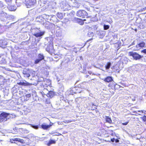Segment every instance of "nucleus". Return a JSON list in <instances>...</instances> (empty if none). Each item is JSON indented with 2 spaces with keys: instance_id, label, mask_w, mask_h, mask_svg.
<instances>
[{
  "instance_id": "f257e3e1",
  "label": "nucleus",
  "mask_w": 146,
  "mask_h": 146,
  "mask_svg": "<svg viewBox=\"0 0 146 146\" xmlns=\"http://www.w3.org/2000/svg\"><path fill=\"white\" fill-rule=\"evenodd\" d=\"M41 78L44 80L43 81H40L38 78L37 81V84L39 86L38 89L47 91L48 90L46 88L48 86H51V80L49 79H45L44 80L42 77Z\"/></svg>"
},
{
  "instance_id": "f03ea898",
  "label": "nucleus",
  "mask_w": 146,
  "mask_h": 146,
  "mask_svg": "<svg viewBox=\"0 0 146 146\" xmlns=\"http://www.w3.org/2000/svg\"><path fill=\"white\" fill-rule=\"evenodd\" d=\"M46 93L43 90L39 92L38 95L37 96L38 100L44 101L45 97L46 96L50 98H52L55 95V92L52 91H49L47 94H46Z\"/></svg>"
},
{
  "instance_id": "7ed1b4c3",
  "label": "nucleus",
  "mask_w": 146,
  "mask_h": 146,
  "mask_svg": "<svg viewBox=\"0 0 146 146\" xmlns=\"http://www.w3.org/2000/svg\"><path fill=\"white\" fill-rule=\"evenodd\" d=\"M128 55L129 56L132 57L133 59L135 60H139L142 58V56L141 55L139 54L137 52L133 51L129 52H128Z\"/></svg>"
},
{
  "instance_id": "20e7f679",
  "label": "nucleus",
  "mask_w": 146,
  "mask_h": 146,
  "mask_svg": "<svg viewBox=\"0 0 146 146\" xmlns=\"http://www.w3.org/2000/svg\"><path fill=\"white\" fill-rule=\"evenodd\" d=\"M76 14L78 16L82 18H84L86 17L87 18L90 17L88 16L87 13L85 11L83 10H79L77 11Z\"/></svg>"
},
{
  "instance_id": "39448f33",
  "label": "nucleus",
  "mask_w": 146,
  "mask_h": 146,
  "mask_svg": "<svg viewBox=\"0 0 146 146\" xmlns=\"http://www.w3.org/2000/svg\"><path fill=\"white\" fill-rule=\"evenodd\" d=\"M25 4L27 7L29 8L36 3V0H25Z\"/></svg>"
},
{
  "instance_id": "423d86ee",
  "label": "nucleus",
  "mask_w": 146,
  "mask_h": 146,
  "mask_svg": "<svg viewBox=\"0 0 146 146\" xmlns=\"http://www.w3.org/2000/svg\"><path fill=\"white\" fill-rule=\"evenodd\" d=\"M9 114L5 113L2 112L0 114V121H1L5 122L7 120V117Z\"/></svg>"
},
{
  "instance_id": "0eeeda50",
  "label": "nucleus",
  "mask_w": 146,
  "mask_h": 146,
  "mask_svg": "<svg viewBox=\"0 0 146 146\" xmlns=\"http://www.w3.org/2000/svg\"><path fill=\"white\" fill-rule=\"evenodd\" d=\"M53 125V123H51L48 125H46L44 123L41 125V127L42 129L45 130L50 128Z\"/></svg>"
},
{
  "instance_id": "6e6552de",
  "label": "nucleus",
  "mask_w": 146,
  "mask_h": 146,
  "mask_svg": "<svg viewBox=\"0 0 146 146\" xmlns=\"http://www.w3.org/2000/svg\"><path fill=\"white\" fill-rule=\"evenodd\" d=\"M136 46L137 48L138 47L140 48H142L146 47V44L144 42H141L137 44Z\"/></svg>"
},
{
  "instance_id": "1a4fd4ad",
  "label": "nucleus",
  "mask_w": 146,
  "mask_h": 146,
  "mask_svg": "<svg viewBox=\"0 0 146 146\" xmlns=\"http://www.w3.org/2000/svg\"><path fill=\"white\" fill-rule=\"evenodd\" d=\"M103 80L105 82L109 83L111 82L113 80L112 77L108 76L106 77Z\"/></svg>"
},
{
  "instance_id": "9d476101",
  "label": "nucleus",
  "mask_w": 146,
  "mask_h": 146,
  "mask_svg": "<svg viewBox=\"0 0 146 146\" xmlns=\"http://www.w3.org/2000/svg\"><path fill=\"white\" fill-rule=\"evenodd\" d=\"M86 19L82 20L78 18H76L75 19V21H76V22L81 25H83L84 24V21H86Z\"/></svg>"
},
{
  "instance_id": "9b49d317",
  "label": "nucleus",
  "mask_w": 146,
  "mask_h": 146,
  "mask_svg": "<svg viewBox=\"0 0 146 146\" xmlns=\"http://www.w3.org/2000/svg\"><path fill=\"white\" fill-rule=\"evenodd\" d=\"M44 58V55L42 54H40L38 55L37 58V63H38L40 61L43 60Z\"/></svg>"
},
{
  "instance_id": "f8f14e48",
  "label": "nucleus",
  "mask_w": 146,
  "mask_h": 146,
  "mask_svg": "<svg viewBox=\"0 0 146 146\" xmlns=\"http://www.w3.org/2000/svg\"><path fill=\"white\" fill-rule=\"evenodd\" d=\"M116 85V84L115 82H113L110 83L108 85V86L111 89L115 90L116 88L115 86Z\"/></svg>"
},
{
  "instance_id": "ddd939ff",
  "label": "nucleus",
  "mask_w": 146,
  "mask_h": 146,
  "mask_svg": "<svg viewBox=\"0 0 146 146\" xmlns=\"http://www.w3.org/2000/svg\"><path fill=\"white\" fill-rule=\"evenodd\" d=\"M72 91L75 94L80 93L81 92L80 88L78 87H75L73 88Z\"/></svg>"
},
{
  "instance_id": "4468645a",
  "label": "nucleus",
  "mask_w": 146,
  "mask_h": 146,
  "mask_svg": "<svg viewBox=\"0 0 146 146\" xmlns=\"http://www.w3.org/2000/svg\"><path fill=\"white\" fill-rule=\"evenodd\" d=\"M106 122L110 124H111L112 123V120L110 117L108 116H105Z\"/></svg>"
},
{
  "instance_id": "2eb2a0df",
  "label": "nucleus",
  "mask_w": 146,
  "mask_h": 146,
  "mask_svg": "<svg viewBox=\"0 0 146 146\" xmlns=\"http://www.w3.org/2000/svg\"><path fill=\"white\" fill-rule=\"evenodd\" d=\"M17 84L19 85L24 86H27L30 85V84L29 83L26 82H20L17 83Z\"/></svg>"
},
{
  "instance_id": "dca6fc26",
  "label": "nucleus",
  "mask_w": 146,
  "mask_h": 146,
  "mask_svg": "<svg viewBox=\"0 0 146 146\" xmlns=\"http://www.w3.org/2000/svg\"><path fill=\"white\" fill-rule=\"evenodd\" d=\"M56 143V141L50 139L49 141L47 143V145L48 146H50L52 144H54Z\"/></svg>"
},
{
  "instance_id": "f3484780",
  "label": "nucleus",
  "mask_w": 146,
  "mask_h": 146,
  "mask_svg": "<svg viewBox=\"0 0 146 146\" xmlns=\"http://www.w3.org/2000/svg\"><path fill=\"white\" fill-rule=\"evenodd\" d=\"M42 74L43 75L46 77L48 75V72L47 70L46 69H44L42 71Z\"/></svg>"
},
{
  "instance_id": "a211bd4d",
  "label": "nucleus",
  "mask_w": 146,
  "mask_h": 146,
  "mask_svg": "<svg viewBox=\"0 0 146 146\" xmlns=\"http://www.w3.org/2000/svg\"><path fill=\"white\" fill-rule=\"evenodd\" d=\"M111 63L110 62H108L105 66V68L106 69H109L111 66Z\"/></svg>"
},
{
  "instance_id": "6ab92c4d",
  "label": "nucleus",
  "mask_w": 146,
  "mask_h": 146,
  "mask_svg": "<svg viewBox=\"0 0 146 146\" xmlns=\"http://www.w3.org/2000/svg\"><path fill=\"white\" fill-rule=\"evenodd\" d=\"M57 15L58 17L60 19H62L63 18V15L61 13H58Z\"/></svg>"
},
{
  "instance_id": "aec40b11",
  "label": "nucleus",
  "mask_w": 146,
  "mask_h": 146,
  "mask_svg": "<svg viewBox=\"0 0 146 146\" xmlns=\"http://www.w3.org/2000/svg\"><path fill=\"white\" fill-rule=\"evenodd\" d=\"M8 9L11 11H14L15 10V6L11 5L8 7Z\"/></svg>"
},
{
  "instance_id": "412c9836",
  "label": "nucleus",
  "mask_w": 146,
  "mask_h": 146,
  "mask_svg": "<svg viewBox=\"0 0 146 146\" xmlns=\"http://www.w3.org/2000/svg\"><path fill=\"white\" fill-rule=\"evenodd\" d=\"M23 73L25 77H29L30 76V74L28 72H27L26 71H23Z\"/></svg>"
},
{
  "instance_id": "4be33fe9",
  "label": "nucleus",
  "mask_w": 146,
  "mask_h": 146,
  "mask_svg": "<svg viewBox=\"0 0 146 146\" xmlns=\"http://www.w3.org/2000/svg\"><path fill=\"white\" fill-rule=\"evenodd\" d=\"M44 32H40L37 33V37H40L42 36L44 34Z\"/></svg>"
},
{
  "instance_id": "5701e85b",
  "label": "nucleus",
  "mask_w": 146,
  "mask_h": 146,
  "mask_svg": "<svg viewBox=\"0 0 146 146\" xmlns=\"http://www.w3.org/2000/svg\"><path fill=\"white\" fill-rule=\"evenodd\" d=\"M45 103V104H48L50 103V99L49 98L46 99L44 101Z\"/></svg>"
},
{
  "instance_id": "b1692460",
  "label": "nucleus",
  "mask_w": 146,
  "mask_h": 146,
  "mask_svg": "<svg viewBox=\"0 0 146 146\" xmlns=\"http://www.w3.org/2000/svg\"><path fill=\"white\" fill-rule=\"evenodd\" d=\"M18 139H19V138H18L11 139H10V141H11V142L12 143H13L14 142H13V141H18Z\"/></svg>"
},
{
  "instance_id": "393cba45",
  "label": "nucleus",
  "mask_w": 146,
  "mask_h": 146,
  "mask_svg": "<svg viewBox=\"0 0 146 146\" xmlns=\"http://www.w3.org/2000/svg\"><path fill=\"white\" fill-rule=\"evenodd\" d=\"M110 27V26L108 25H104V29L107 30Z\"/></svg>"
},
{
  "instance_id": "a878e982",
  "label": "nucleus",
  "mask_w": 146,
  "mask_h": 146,
  "mask_svg": "<svg viewBox=\"0 0 146 146\" xmlns=\"http://www.w3.org/2000/svg\"><path fill=\"white\" fill-rule=\"evenodd\" d=\"M140 118L142 120V121L145 122L146 121V116L145 115H144L142 117H141Z\"/></svg>"
},
{
  "instance_id": "bb28decb",
  "label": "nucleus",
  "mask_w": 146,
  "mask_h": 146,
  "mask_svg": "<svg viewBox=\"0 0 146 146\" xmlns=\"http://www.w3.org/2000/svg\"><path fill=\"white\" fill-rule=\"evenodd\" d=\"M18 141L22 143H25L23 139L19 138Z\"/></svg>"
},
{
  "instance_id": "cd10ccee",
  "label": "nucleus",
  "mask_w": 146,
  "mask_h": 146,
  "mask_svg": "<svg viewBox=\"0 0 146 146\" xmlns=\"http://www.w3.org/2000/svg\"><path fill=\"white\" fill-rule=\"evenodd\" d=\"M141 53L146 54V49H144L141 51Z\"/></svg>"
},
{
  "instance_id": "c85d7f7f",
  "label": "nucleus",
  "mask_w": 146,
  "mask_h": 146,
  "mask_svg": "<svg viewBox=\"0 0 146 146\" xmlns=\"http://www.w3.org/2000/svg\"><path fill=\"white\" fill-rule=\"evenodd\" d=\"M31 126L34 128L36 129V125H34L33 124H30Z\"/></svg>"
},
{
  "instance_id": "c756f323",
  "label": "nucleus",
  "mask_w": 146,
  "mask_h": 146,
  "mask_svg": "<svg viewBox=\"0 0 146 146\" xmlns=\"http://www.w3.org/2000/svg\"><path fill=\"white\" fill-rule=\"evenodd\" d=\"M72 121H69V120H66L65 121H64V122L65 123H70V122H72Z\"/></svg>"
},
{
  "instance_id": "7c9ffc66",
  "label": "nucleus",
  "mask_w": 146,
  "mask_h": 146,
  "mask_svg": "<svg viewBox=\"0 0 146 146\" xmlns=\"http://www.w3.org/2000/svg\"><path fill=\"white\" fill-rule=\"evenodd\" d=\"M128 123H129V121H128L126 122H125V123H122V124L123 125H126Z\"/></svg>"
},
{
  "instance_id": "2f4dec72",
  "label": "nucleus",
  "mask_w": 146,
  "mask_h": 146,
  "mask_svg": "<svg viewBox=\"0 0 146 146\" xmlns=\"http://www.w3.org/2000/svg\"><path fill=\"white\" fill-rule=\"evenodd\" d=\"M111 141L113 142H114V141L115 140L114 138H112V139H111Z\"/></svg>"
},
{
  "instance_id": "473e14b6",
  "label": "nucleus",
  "mask_w": 146,
  "mask_h": 146,
  "mask_svg": "<svg viewBox=\"0 0 146 146\" xmlns=\"http://www.w3.org/2000/svg\"><path fill=\"white\" fill-rule=\"evenodd\" d=\"M3 7V4L0 1V7Z\"/></svg>"
},
{
  "instance_id": "72a5a7b5",
  "label": "nucleus",
  "mask_w": 146,
  "mask_h": 146,
  "mask_svg": "<svg viewBox=\"0 0 146 146\" xmlns=\"http://www.w3.org/2000/svg\"><path fill=\"white\" fill-rule=\"evenodd\" d=\"M115 141L116 142H118L119 141L118 139H116L115 140Z\"/></svg>"
},
{
  "instance_id": "f704fd0d",
  "label": "nucleus",
  "mask_w": 146,
  "mask_h": 146,
  "mask_svg": "<svg viewBox=\"0 0 146 146\" xmlns=\"http://www.w3.org/2000/svg\"><path fill=\"white\" fill-rule=\"evenodd\" d=\"M90 20H89L87 22L85 23H90Z\"/></svg>"
},
{
  "instance_id": "c9c22d12",
  "label": "nucleus",
  "mask_w": 146,
  "mask_h": 146,
  "mask_svg": "<svg viewBox=\"0 0 146 146\" xmlns=\"http://www.w3.org/2000/svg\"><path fill=\"white\" fill-rule=\"evenodd\" d=\"M114 94V92L113 91H112V92H111V94L112 95V94Z\"/></svg>"
},
{
  "instance_id": "e433bc0d",
  "label": "nucleus",
  "mask_w": 146,
  "mask_h": 146,
  "mask_svg": "<svg viewBox=\"0 0 146 146\" xmlns=\"http://www.w3.org/2000/svg\"><path fill=\"white\" fill-rule=\"evenodd\" d=\"M50 57H47V59H49V60H50Z\"/></svg>"
},
{
  "instance_id": "4c0bfd02",
  "label": "nucleus",
  "mask_w": 146,
  "mask_h": 146,
  "mask_svg": "<svg viewBox=\"0 0 146 146\" xmlns=\"http://www.w3.org/2000/svg\"><path fill=\"white\" fill-rule=\"evenodd\" d=\"M62 135L61 134H60V133H59L58 134V135Z\"/></svg>"
},
{
  "instance_id": "58836bf2",
  "label": "nucleus",
  "mask_w": 146,
  "mask_h": 146,
  "mask_svg": "<svg viewBox=\"0 0 146 146\" xmlns=\"http://www.w3.org/2000/svg\"><path fill=\"white\" fill-rule=\"evenodd\" d=\"M35 36H36V34H35L34 35Z\"/></svg>"
},
{
  "instance_id": "ea45409f",
  "label": "nucleus",
  "mask_w": 146,
  "mask_h": 146,
  "mask_svg": "<svg viewBox=\"0 0 146 146\" xmlns=\"http://www.w3.org/2000/svg\"><path fill=\"white\" fill-rule=\"evenodd\" d=\"M44 61H45V62H47V61H48V60H44Z\"/></svg>"
},
{
  "instance_id": "a19ab883",
  "label": "nucleus",
  "mask_w": 146,
  "mask_h": 146,
  "mask_svg": "<svg viewBox=\"0 0 146 146\" xmlns=\"http://www.w3.org/2000/svg\"><path fill=\"white\" fill-rule=\"evenodd\" d=\"M35 63H36V60H35Z\"/></svg>"
},
{
  "instance_id": "79ce46f5",
  "label": "nucleus",
  "mask_w": 146,
  "mask_h": 146,
  "mask_svg": "<svg viewBox=\"0 0 146 146\" xmlns=\"http://www.w3.org/2000/svg\"><path fill=\"white\" fill-rule=\"evenodd\" d=\"M69 21V20L68 19H67V21Z\"/></svg>"
},
{
  "instance_id": "37998d69",
  "label": "nucleus",
  "mask_w": 146,
  "mask_h": 146,
  "mask_svg": "<svg viewBox=\"0 0 146 146\" xmlns=\"http://www.w3.org/2000/svg\"><path fill=\"white\" fill-rule=\"evenodd\" d=\"M138 112H140V111H139H139H138Z\"/></svg>"
},
{
  "instance_id": "c03bdc74",
  "label": "nucleus",
  "mask_w": 146,
  "mask_h": 146,
  "mask_svg": "<svg viewBox=\"0 0 146 146\" xmlns=\"http://www.w3.org/2000/svg\"><path fill=\"white\" fill-rule=\"evenodd\" d=\"M38 128V126H37V129Z\"/></svg>"
},
{
  "instance_id": "a18cd8bd",
  "label": "nucleus",
  "mask_w": 146,
  "mask_h": 146,
  "mask_svg": "<svg viewBox=\"0 0 146 146\" xmlns=\"http://www.w3.org/2000/svg\"><path fill=\"white\" fill-rule=\"evenodd\" d=\"M1 95H0V98L1 97Z\"/></svg>"
}]
</instances>
